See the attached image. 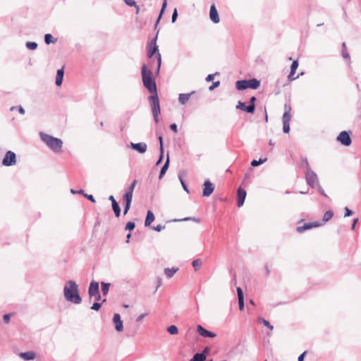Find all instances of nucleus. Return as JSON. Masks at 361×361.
Instances as JSON below:
<instances>
[{"label":"nucleus","instance_id":"nucleus-12","mask_svg":"<svg viewBox=\"0 0 361 361\" xmlns=\"http://www.w3.org/2000/svg\"><path fill=\"white\" fill-rule=\"evenodd\" d=\"M214 190V185L209 180L204 181L203 184L202 196L209 197Z\"/></svg>","mask_w":361,"mask_h":361},{"label":"nucleus","instance_id":"nucleus-7","mask_svg":"<svg viewBox=\"0 0 361 361\" xmlns=\"http://www.w3.org/2000/svg\"><path fill=\"white\" fill-rule=\"evenodd\" d=\"M291 106L289 104L284 105V114L283 115V130L286 133H288L290 131V121L291 120Z\"/></svg>","mask_w":361,"mask_h":361},{"label":"nucleus","instance_id":"nucleus-36","mask_svg":"<svg viewBox=\"0 0 361 361\" xmlns=\"http://www.w3.org/2000/svg\"><path fill=\"white\" fill-rule=\"evenodd\" d=\"M125 3L130 6H135L136 8V13H138L140 11L139 6L136 4L134 0H124Z\"/></svg>","mask_w":361,"mask_h":361},{"label":"nucleus","instance_id":"nucleus-28","mask_svg":"<svg viewBox=\"0 0 361 361\" xmlns=\"http://www.w3.org/2000/svg\"><path fill=\"white\" fill-rule=\"evenodd\" d=\"M112 208L116 217H119L121 214V209L117 202L112 204Z\"/></svg>","mask_w":361,"mask_h":361},{"label":"nucleus","instance_id":"nucleus-44","mask_svg":"<svg viewBox=\"0 0 361 361\" xmlns=\"http://www.w3.org/2000/svg\"><path fill=\"white\" fill-rule=\"evenodd\" d=\"M220 84V82L219 81H217V82H214L209 87V90H213L214 88L217 87Z\"/></svg>","mask_w":361,"mask_h":361},{"label":"nucleus","instance_id":"nucleus-18","mask_svg":"<svg viewBox=\"0 0 361 361\" xmlns=\"http://www.w3.org/2000/svg\"><path fill=\"white\" fill-rule=\"evenodd\" d=\"M197 331L199 333V334L203 337L214 338L216 336V334L214 333L206 330L201 325L197 326Z\"/></svg>","mask_w":361,"mask_h":361},{"label":"nucleus","instance_id":"nucleus-15","mask_svg":"<svg viewBox=\"0 0 361 361\" xmlns=\"http://www.w3.org/2000/svg\"><path fill=\"white\" fill-rule=\"evenodd\" d=\"M209 18L214 23H219V17L214 4L212 5L209 11Z\"/></svg>","mask_w":361,"mask_h":361},{"label":"nucleus","instance_id":"nucleus-16","mask_svg":"<svg viewBox=\"0 0 361 361\" xmlns=\"http://www.w3.org/2000/svg\"><path fill=\"white\" fill-rule=\"evenodd\" d=\"M246 197V191L241 188L238 189V198H237V205L238 207H240L243 205L245 199Z\"/></svg>","mask_w":361,"mask_h":361},{"label":"nucleus","instance_id":"nucleus-2","mask_svg":"<svg viewBox=\"0 0 361 361\" xmlns=\"http://www.w3.org/2000/svg\"><path fill=\"white\" fill-rule=\"evenodd\" d=\"M64 295L67 300L75 304L81 302V298L78 294V286L75 282L69 281L64 287Z\"/></svg>","mask_w":361,"mask_h":361},{"label":"nucleus","instance_id":"nucleus-57","mask_svg":"<svg viewBox=\"0 0 361 361\" xmlns=\"http://www.w3.org/2000/svg\"><path fill=\"white\" fill-rule=\"evenodd\" d=\"M18 111H19V112H20L21 114H25V110H24V109H23L22 106H19V107H18Z\"/></svg>","mask_w":361,"mask_h":361},{"label":"nucleus","instance_id":"nucleus-33","mask_svg":"<svg viewBox=\"0 0 361 361\" xmlns=\"http://www.w3.org/2000/svg\"><path fill=\"white\" fill-rule=\"evenodd\" d=\"M193 357L195 361H204L206 360V355L204 353H196Z\"/></svg>","mask_w":361,"mask_h":361},{"label":"nucleus","instance_id":"nucleus-54","mask_svg":"<svg viewBox=\"0 0 361 361\" xmlns=\"http://www.w3.org/2000/svg\"><path fill=\"white\" fill-rule=\"evenodd\" d=\"M306 352H304L303 353H302L298 358V361H303L304 360V357H305V355Z\"/></svg>","mask_w":361,"mask_h":361},{"label":"nucleus","instance_id":"nucleus-62","mask_svg":"<svg viewBox=\"0 0 361 361\" xmlns=\"http://www.w3.org/2000/svg\"><path fill=\"white\" fill-rule=\"evenodd\" d=\"M182 185H183V188H184L185 190H186V187H185V185H184V183H183V182H182Z\"/></svg>","mask_w":361,"mask_h":361},{"label":"nucleus","instance_id":"nucleus-48","mask_svg":"<svg viewBox=\"0 0 361 361\" xmlns=\"http://www.w3.org/2000/svg\"><path fill=\"white\" fill-rule=\"evenodd\" d=\"M177 16H178V13H177V10L175 9L173 13V15H172V22L174 23L177 18Z\"/></svg>","mask_w":361,"mask_h":361},{"label":"nucleus","instance_id":"nucleus-42","mask_svg":"<svg viewBox=\"0 0 361 361\" xmlns=\"http://www.w3.org/2000/svg\"><path fill=\"white\" fill-rule=\"evenodd\" d=\"M262 323L265 326L268 327L270 330H273L274 326L269 323V321L263 319Z\"/></svg>","mask_w":361,"mask_h":361},{"label":"nucleus","instance_id":"nucleus-25","mask_svg":"<svg viewBox=\"0 0 361 361\" xmlns=\"http://www.w3.org/2000/svg\"><path fill=\"white\" fill-rule=\"evenodd\" d=\"M155 217L152 211L149 210L147 212V217L145 221V226H149L154 220Z\"/></svg>","mask_w":361,"mask_h":361},{"label":"nucleus","instance_id":"nucleus-63","mask_svg":"<svg viewBox=\"0 0 361 361\" xmlns=\"http://www.w3.org/2000/svg\"><path fill=\"white\" fill-rule=\"evenodd\" d=\"M130 238V234L129 233V234H128V235H127V238H128V239H129Z\"/></svg>","mask_w":361,"mask_h":361},{"label":"nucleus","instance_id":"nucleus-24","mask_svg":"<svg viewBox=\"0 0 361 361\" xmlns=\"http://www.w3.org/2000/svg\"><path fill=\"white\" fill-rule=\"evenodd\" d=\"M63 74H64L63 68H61L57 71L56 77V85L57 86H61V85L62 84Z\"/></svg>","mask_w":361,"mask_h":361},{"label":"nucleus","instance_id":"nucleus-23","mask_svg":"<svg viewBox=\"0 0 361 361\" xmlns=\"http://www.w3.org/2000/svg\"><path fill=\"white\" fill-rule=\"evenodd\" d=\"M19 356L24 360H32L36 357L35 353L32 351L20 353Z\"/></svg>","mask_w":361,"mask_h":361},{"label":"nucleus","instance_id":"nucleus-32","mask_svg":"<svg viewBox=\"0 0 361 361\" xmlns=\"http://www.w3.org/2000/svg\"><path fill=\"white\" fill-rule=\"evenodd\" d=\"M167 331L171 335H176L178 334V329L176 326L175 325H171L167 328Z\"/></svg>","mask_w":361,"mask_h":361},{"label":"nucleus","instance_id":"nucleus-39","mask_svg":"<svg viewBox=\"0 0 361 361\" xmlns=\"http://www.w3.org/2000/svg\"><path fill=\"white\" fill-rule=\"evenodd\" d=\"M266 161H267V159H260L259 161L252 160L251 162V165L252 166H257L259 165L260 164L264 163Z\"/></svg>","mask_w":361,"mask_h":361},{"label":"nucleus","instance_id":"nucleus-61","mask_svg":"<svg viewBox=\"0 0 361 361\" xmlns=\"http://www.w3.org/2000/svg\"><path fill=\"white\" fill-rule=\"evenodd\" d=\"M266 270H267V274H268L269 273V269H268V267H266Z\"/></svg>","mask_w":361,"mask_h":361},{"label":"nucleus","instance_id":"nucleus-22","mask_svg":"<svg viewBox=\"0 0 361 361\" xmlns=\"http://www.w3.org/2000/svg\"><path fill=\"white\" fill-rule=\"evenodd\" d=\"M237 293L238 298L239 310L240 311H243L244 310V298L243 290L241 289V288H237Z\"/></svg>","mask_w":361,"mask_h":361},{"label":"nucleus","instance_id":"nucleus-26","mask_svg":"<svg viewBox=\"0 0 361 361\" xmlns=\"http://www.w3.org/2000/svg\"><path fill=\"white\" fill-rule=\"evenodd\" d=\"M190 94H180L178 97V101L180 104H185L190 99Z\"/></svg>","mask_w":361,"mask_h":361},{"label":"nucleus","instance_id":"nucleus-64","mask_svg":"<svg viewBox=\"0 0 361 361\" xmlns=\"http://www.w3.org/2000/svg\"><path fill=\"white\" fill-rule=\"evenodd\" d=\"M190 361H195L194 357H192Z\"/></svg>","mask_w":361,"mask_h":361},{"label":"nucleus","instance_id":"nucleus-1","mask_svg":"<svg viewBox=\"0 0 361 361\" xmlns=\"http://www.w3.org/2000/svg\"><path fill=\"white\" fill-rule=\"evenodd\" d=\"M152 63H149V66L144 64L142 67V78L144 86L152 94L157 93V86L154 80L152 78Z\"/></svg>","mask_w":361,"mask_h":361},{"label":"nucleus","instance_id":"nucleus-19","mask_svg":"<svg viewBox=\"0 0 361 361\" xmlns=\"http://www.w3.org/2000/svg\"><path fill=\"white\" fill-rule=\"evenodd\" d=\"M115 324V329L118 331H122L123 329V322L121 319V317L118 314H115L113 319Z\"/></svg>","mask_w":361,"mask_h":361},{"label":"nucleus","instance_id":"nucleus-37","mask_svg":"<svg viewBox=\"0 0 361 361\" xmlns=\"http://www.w3.org/2000/svg\"><path fill=\"white\" fill-rule=\"evenodd\" d=\"M109 290V283H106L104 282L102 283V291L104 295H106Z\"/></svg>","mask_w":361,"mask_h":361},{"label":"nucleus","instance_id":"nucleus-10","mask_svg":"<svg viewBox=\"0 0 361 361\" xmlns=\"http://www.w3.org/2000/svg\"><path fill=\"white\" fill-rule=\"evenodd\" d=\"M308 165V164H307ZM307 183L312 187H314L317 184V176L314 172H313L307 166V169L305 173Z\"/></svg>","mask_w":361,"mask_h":361},{"label":"nucleus","instance_id":"nucleus-35","mask_svg":"<svg viewBox=\"0 0 361 361\" xmlns=\"http://www.w3.org/2000/svg\"><path fill=\"white\" fill-rule=\"evenodd\" d=\"M44 41L47 44L51 43H55L56 42V39H54L52 35L51 34H46L44 36Z\"/></svg>","mask_w":361,"mask_h":361},{"label":"nucleus","instance_id":"nucleus-60","mask_svg":"<svg viewBox=\"0 0 361 361\" xmlns=\"http://www.w3.org/2000/svg\"><path fill=\"white\" fill-rule=\"evenodd\" d=\"M250 303L255 305V303H254L253 300H250Z\"/></svg>","mask_w":361,"mask_h":361},{"label":"nucleus","instance_id":"nucleus-4","mask_svg":"<svg viewBox=\"0 0 361 361\" xmlns=\"http://www.w3.org/2000/svg\"><path fill=\"white\" fill-rule=\"evenodd\" d=\"M40 137L43 142L54 152H59L61 150L63 142L61 139L54 137L44 133H40Z\"/></svg>","mask_w":361,"mask_h":361},{"label":"nucleus","instance_id":"nucleus-30","mask_svg":"<svg viewBox=\"0 0 361 361\" xmlns=\"http://www.w3.org/2000/svg\"><path fill=\"white\" fill-rule=\"evenodd\" d=\"M202 264V262L200 259H195L192 263V265L195 271L199 270L201 268Z\"/></svg>","mask_w":361,"mask_h":361},{"label":"nucleus","instance_id":"nucleus-5","mask_svg":"<svg viewBox=\"0 0 361 361\" xmlns=\"http://www.w3.org/2000/svg\"><path fill=\"white\" fill-rule=\"evenodd\" d=\"M149 100L150 102L152 112L154 121L157 123L159 121V115L161 113L159 99L157 93L152 94V95L149 97Z\"/></svg>","mask_w":361,"mask_h":361},{"label":"nucleus","instance_id":"nucleus-50","mask_svg":"<svg viewBox=\"0 0 361 361\" xmlns=\"http://www.w3.org/2000/svg\"><path fill=\"white\" fill-rule=\"evenodd\" d=\"M214 76H215V75H214V74H209V75H207V77L206 78V80H207V82H210V81H212V80H214Z\"/></svg>","mask_w":361,"mask_h":361},{"label":"nucleus","instance_id":"nucleus-14","mask_svg":"<svg viewBox=\"0 0 361 361\" xmlns=\"http://www.w3.org/2000/svg\"><path fill=\"white\" fill-rule=\"evenodd\" d=\"M123 200L125 201L124 214H126L130 207V204L133 200V194L126 192L123 195Z\"/></svg>","mask_w":361,"mask_h":361},{"label":"nucleus","instance_id":"nucleus-31","mask_svg":"<svg viewBox=\"0 0 361 361\" xmlns=\"http://www.w3.org/2000/svg\"><path fill=\"white\" fill-rule=\"evenodd\" d=\"M333 216H334V212L332 211L329 210V211L326 212L323 216V221L324 223L327 222L328 221L331 219Z\"/></svg>","mask_w":361,"mask_h":361},{"label":"nucleus","instance_id":"nucleus-52","mask_svg":"<svg viewBox=\"0 0 361 361\" xmlns=\"http://www.w3.org/2000/svg\"><path fill=\"white\" fill-rule=\"evenodd\" d=\"M85 196L92 202H95V200L92 195H85Z\"/></svg>","mask_w":361,"mask_h":361},{"label":"nucleus","instance_id":"nucleus-46","mask_svg":"<svg viewBox=\"0 0 361 361\" xmlns=\"http://www.w3.org/2000/svg\"><path fill=\"white\" fill-rule=\"evenodd\" d=\"M11 314H5L4 316V321L6 324H8L10 321Z\"/></svg>","mask_w":361,"mask_h":361},{"label":"nucleus","instance_id":"nucleus-17","mask_svg":"<svg viewBox=\"0 0 361 361\" xmlns=\"http://www.w3.org/2000/svg\"><path fill=\"white\" fill-rule=\"evenodd\" d=\"M298 68V61H294L291 64L290 72L288 76V79L290 82L293 81L298 78L299 75L294 77V75H295V71Z\"/></svg>","mask_w":361,"mask_h":361},{"label":"nucleus","instance_id":"nucleus-21","mask_svg":"<svg viewBox=\"0 0 361 361\" xmlns=\"http://www.w3.org/2000/svg\"><path fill=\"white\" fill-rule=\"evenodd\" d=\"M237 108L248 113H252L255 110V104H250L249 106H246L245 103L239 102Z\"/></svg>","mask_w":361,"mask_h":361},{"label":"nucleus","instance_id":"nucleus-29","mask_svg":"<svg viewBox=\"0 0 361 361\" xmlns=\"http://www.w3.org/2000/svg\"><path fill=\"white\" fill-rule=\"evenodd\" d=\"M178 268H176V269H175V268H172V269L166 268L164 270V273H165V274L169 278H171V277H172L176 274V272L178 271Z\"/></svg>","mask_w":361,"mask_h":361},{"label":"nucleus","instance_id":"nucleus-41","mask_svg":"<svg viewBox=\"0 0 361 361\" xmlns=\"http://www.w3.org/2000/svg\"><path fill=\"white\" fill-rule=\"evenodd\" d=\"M135 226V224L134 222L129 221L127 223V224L126 226V229L131 231V230L134 229Z\"/></svg>","mask_w":361,"mask_h":361},{"label":"nucleus","instance_id":"nucleus-58","mask_svg":"<svg viewBox=\"0 0 361 361\" xmlns=\"http://www.w3.org/2000/svg\"><path fill=\"white\" fill-rule=\"evenodd\" d=\"M109 200H111V203H112V204H113L114 202H116V200H115V198L114 197V196H113V195L109 196Z\"/></svg>","mask_w":361,"mask_h":361},{"label":"nucleus","instance_id":"nucleus-45","mask_svg":"<svg viewBox=\"0 0 361 361\" xmlns=\"http://www.w3.org/2000/svg\"><path fill=\"white\" fill-rule=\"evenodd\" d=\"M345 215H344L345 217L351 216L353 214V211H351L348 207L345 208Z\"/></svg>","mask_w":361,"mask_h":361},{"label":"nucleus","instance_id":"nucleus-56","mask_svg":"<svg viewBox=\"0 0 361 361\" xmlns=\"http://www.w3.org/2000/svg\"><path fill=\"white\" fill-rule=\"evenodd\" d=\"M71 192L73 193V194H75V193H80V194H83L84 191L83 190H80L78 192H76L75 190L71 189Z\"/></svg>","mask_w":361,"mask_h":361},{"label":"nucleus","instance_id":"nucleus-8","mask_svg":"<svg viewBox=\"0 0 361 361\" xmlns=\"http://www.w3.org/2000/svg\"><path fill=\"white\" fill-rule=\"evenodd\" d=\"M88 293L90 298H94V300L99 301L101 299V295L99 290V283L95 281L90 283Z\"/></svg>","mask_w":361,"mask_h":361},{"label":"nucleus","instance_id":"nucleus-6","mask_svg":"<svg viewBox=\"0 0 361 361\" xmlns=\"http://www.w3.org/2000/svg\"><path fill=\"white\" fill-rule=\"evenodd\" d=\"M260 85V82L255 79H251V80H238L235 82V87L238 90H243L247 88H251L253 90L257 89Z\"/></svg>","mask_w":361,"mask_h":361},{"label":"nucleus","instance_id":"nucleus-49","mask_svg":"<svg viewBox=\"0 0 361 361\" xmlns=\"http://www.w3.org/2000/svg\"><path fill=\"white\" fill-rule=\"evenodd\" d=\"M164 228V226L161 225H157V226L153 227V229L157 231H161Z\"/></svg>","mask_w":361,"mask_h":361},{"label":"nucleus","instance_id":"nucleus-51","mask_svg":"<svg viewBox=\"0 0 361 361\" xmlns=\"http://www.w3.org/2000/svg\"><path fill=\"white\" fill-rule=\"evenodd\" d=\"M170 128L171 130H173L174 133H177V126L176 123H173L170 126Z\"/></svg>","mask_w":361,"mask_h":361},{"label":"nucleus","instance_id":"nucleus-13","mask_svg":"<svg viewBox=\"0 0 361 361\" xmlns=\"http://www.w3.org/2000/svg\"><path fill=\"white\" fill-rule=\"evenodd\" d=\"M322 225L321 223L318 221L311 222V223H306L302 226H298L296 228L297 232L302 233L305 230L311 229L312 228L319 227Z\"/></svg>","mask_w":361,"mask_h":361},{"label":"nucleus","instance_id":"nucleus-11","mask_svg":"<svg viewBox=\"0 0 361 361\" xmlns=\"http://www.w3.org/2000/svg\"><path fill=\"white\" fill-rule=\"evenodd\" d=\"M337 140L344 146H350L352 140L349 133L346 131H342L337 137Z\"/></svg>","mask_w":361,"mask_h":361},{"label":"nucleus","instance_id":"nucleus-53","mask_svg":"<svg viewBox=\"0 0 361 361\" xmlns=\"http://www.w3.org/2000/svg\"><path fill=\"white\" fill-rule=\"evenodd\" d=\"M147 315V314H140L136 319L137 322H140L142 321V319L146 317Z\"/></svg>","mask_w":361,"mask_h":361},{"label":"nucleus","instance_id":"nucleus-9","mask_svg":"<svg viewBox=\"0 0 361 361\" xmlns=\"http://www.w3.org/2000/svg\"><path fill=\"white\" fill-rule=\"evenodd\" d=\"M16 163V154L11 151H8L3 159L2 164L6 166L15 165Z\"/></svg>","mask_w":361,"mask_h":361},{"label":"nucleus","instance_id":"nucleus-34","mask_svg":"<svg viewBox=\"0 0 361 361\" xmlns=\"http://www.w3.org/2000/svg\"><path fill=\"white\" fill-rule=\"evenodd\" d=\"M159 143H160L161 156H160V158H159V161H157V164H159L161 161L162 157H163L164 148H163V138H162V136H159Z\"/></svg>","mask_w":361,"mask_h":361},{"label":"nucleus","instance_id":"nucleus-40","mask_svg":"<svg viewBox=\"0 0 361 361\" xmlns=\"http://www.w3.org/2000/svg\"><path fill=\"white\" fill-rule=\"evenodd\" d=\"M137 183V180H135L133 183L129 186L128 190L126 191L127 192H130L131 194L133 193V191H134V189H135V185Z\"/></svg>","mask_w":361,"mask_h":361},{"label":"nucleus","instance_id":"nucleus-59","mask_svg":"<svg viewBox=\"0 0 361 361\" xmlns=\"http://www.w3.org/2000/svg\"><path fill=\"white\" fill-rule=\"evenodd\" d=\"M256 100V98L255 97H251L250 99V104H255V101Z\"/></svg>","mask_w":361,"mask_h":361},{"label":"nucleus","instance_id":"nucleus-20","mask_svg":"<svg viewBox=\"0 0 361 361\" xmlns=\"http://www.w3.org/2000/svg\"><path fill=\"white\" fill-rule=\"evenodd\" d=\"M131 147L140 153H145L147 151V146L144 142L131 143Z\"/></svg>","mask_w":361,"mask_h":361},{"label":"nucleus","instance_id":"nucleus-27","mask_svg":"<svg viewBox=\"0 0 361 361\" xmlns=\"http://www.w3.org/2000/svg\"><path fill=\"white\" fill-rule=\"evenodd\" d=\"M169 165V156L167 157L166 161L164 164V165L162 166L160 173H159V178L161 179L163 176L165 174L166 171H167Z\"/></svg>","mask_w":361,"mask_h":361},{"label":"nucleus","instance_id":"nucleus-3","mask_svg":"<svg viewBox=\"0 0 361 361\" xmlns=\"http://www.w3.org/2000/svg\"><path fill=\"white\" fill-rule=\"evenodd\" d=\"M157 37L152 40L147 46V56L151 60L149 63L152 64V58L154 56L157 60V72L159 73L161 64V56L159 51L158 46L156 44Z\"/></svg>","mask_w":361,"mask_h":361},{"label":"nucleus","instance_id":"nucleus-43","mask_svg":"<svg viewBox=\"0 0 361 361\" xmlns=\"http://www.w3.org/2000/svg\"><path fill=\"white\" fill-rule=\"evenodd\" d=\"M101 307V304L98 302H94L92 306L91 309L93 310H99Z\"/></svg>","mask_w":361,"mask_h":361},{"label":"nucleus","instance_id":"nucleus-38","mask_svg":"<svg viewBox=\"0 0 361 361\" xmlns=\"http://www.w3.org/2000/svg\"><path fill=\"white\" fill-rule=\"evenodd\" d=\"M26 47L29 49H31V50H34L37 48V44L35 43V42H27L26 44Z\"/></svg>","mask_w":361,"mask_h":361},{"label":"nucleus","instance_id":"nucleus-55","mask_svg":"<svg viewBox=\"0 0 361 361\" xmlns=\"http://www.w3.org/2000/svg\"><path fill=\"white\" fill-rule=\"evenodd\" d=\"M357 221H358V219H357H357H355L353 220V225H352V226H351V229H352L353 231V230H355V225H356V224H357Z\"/></svg>","mask_w":361,"mask_h":361},{"label":"nucleus","instance_id":"nucleus-47","mask_svg":"<svg viewBox=\"0 0 361 361\" xmlns=\"http://www.w3.org/2000/svg\"><path fill=\"white\" fill-rule=\"evenodd\" d=\"M166 1L165 0V1H164V4H163L162 8H161V11L160 15H159V18H158V20H157V22L159 20V19H160V18H161V15H162V13H163V12H164V8H166Z\"/></svg>","mask_w":361,"mask_h":361}]
</instances>
